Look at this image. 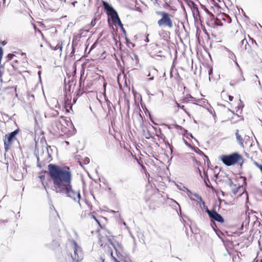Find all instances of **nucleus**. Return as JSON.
Wrapping results in <instances>:
<instances>
[{"label": "nucleus", "instance_id": "obj_32", "mask_svg": "<svg viewBox=\"0 0 262 262\" xmlns=\"http://www.w3.org/2000/svg\"><path fill=\"white\" fill-rule=\"evenodd\" d=\"M192 195L196 198L197 199H198L199 201H202V196H200L199 194L196 193H192Z\"/></svg>", "mask_w": 262, "mask_h": 262}, {"label": "nucleus", "instance_id": "obj_30", "mask_svg": "<svg viewBox=\"0 0 262 262\" xmlns=\"http://www.w3.org/2000/svg\"><path fill=\"white\" fill-rule=\"evenodd\" d=\"M10 145L11 144L4 142V148L6 151H7L9 149Z\"/></svg>", "mask_w": 262, "mask_h": 262}, {"label": "nucleus", "instance_id": "obj_24", "mask_svg": "<svg viewBox=\"0 0 262 262\" xmlns=\"http://www.w3.org/2000/svg\"><path fill=\"white\" fill-rule=\"evenodd\" d=\"M130 57L133 60H135L137 64L139 63V59L137 55L133 54L132 56L130 55Z\"/></svg>", "mask_w": 262, "mask_h": 262}, {"label": "nucleus", "instance_id": "obj_61", "mask_svg": "<svg viewBox=\"0 0 262 262\" xmlns=\"http://www.w3.org/2000/svg\"><path fill=\"white\" fill-rule=\"evenodd\" d=\"M198 150H199V151H200V152H199V154H203V151H201V150H200V149H198Z\"/></svg>", "mask_w": 262, "mask_h": 262}, {"label": "nucleus", "instance_id": "obj_58", "mask_svg": "<svg viewBox=\"0 0 262 262\" xmlns=\"http://www.w3.org/2000/svg\"><path fill=\"white\" fill-rule=\"evenodd\" d=\"M255 165H256L257 167H258V165H261V164H258V163H257L256 162H255L254 163Z\"/></svg>", "mask_w": 262, "mask_h": 262}, {"label": "nucleus", "instance_id": "obj_41", "mask_svg": "<svg viewBox=\"0 0 262 262\" xmlns=\"http://www.w3.org/2000/svg\"><path fill=\"white\" fill-rule=\"evenodd\" d=\"M13 55L12 54H9L7 55V57L8 58V59L9 60H11L12 59V57H13Z\"/></svg>", "mask_w": 262, "mask_h": 262}, {"label": "nucleus", "instance_id": "obj_39", "mask_svg": "<svg viewBox=\"0 0 262 262\" xmlns=\"http://www.w3.org/2000/svg\"><path fill=\"white\" fill-rule=\"evenodd\" d=\"M197 170H198V173H199V174H200V177H201L202 179H203V176H202V172H201V169H200L199 168H198Z\"/></svg>", "mask_w": 262, "mask_h": 262}, {"label": "nucleus", "instance_id": "obj_59", "mask_svg": "<svg viewBox=\"0 0 262 262\" xmlns=\"http://www.w3.org/2000/svg\"><path fill=\"white\" fill-rule=\"evenodd\" d=\"M81 83H82V82H81V79H80V80H79V86H81Z\"/></svg>", "mask_w": 262, "mask_h": 262}, {"label": "nucleus", "instance_id": "obj_51", "mask_svg": "<svg viewBox=\"0 0 262 262\" xmlns=\"http://www.w3.org/2000/svg\"><path fill=\"white\" fill-rule=\"evenodd\" d=\"M174 126L176 128H178H178H181V127L180 125H179L178 124H175L174 125Z\"/></svg>", "mask_w": 262, "mask_h": 262}, {"label": "nucleus", "instance_id": "obj_40", "mask_svg": "<svg viewBox=\"0 0 262 262\" xmlns=\"http://www.w3.org/2000/svg\"><path fill=\"white\" fill-rule=\"evenodd\" d=\"M0 44L2 46H5L7 44V41L5 40L0 41Z\"/></svg>", "mask_w": 262, "mask_h": 262}, {"label": "nucleus", "instance_id": "obj_53", "mask_svg": "<svg viewBox=\"0 0 262 262\" xmlns=\"http://www.w3.org/2000/svg\"><path fill=\"white\" fill-rule=\"evenodd\" d=\"M163 142H165V144L167 146H169L170 147V144L169 143V142L168 141H166L165 140V141H163Z\"/></svg>", "mask_w": 262, "mask_h": 262}, {"label": "nucleus", "instance_id": "obj_28", "mask_svg": "<svg viewBox=\"0 0 262 262\" xmlns=\"http://www.w3.org/2000/svg\"><path fill=\"white\" fill-rule=\"evenodd\" d=\"M204 10L206 12V13L209 15L211 19L214 18V15L211 12H210L207 8H205Z\"/></svg>", "mask_w": 262, "mask_h": 262}, {"label": "nucleus", "instance_id": "obj_35", "mask_svg": "<svg viewBox=\"0 0 262 262\" xmlns=\"http://www.w3.org/2000/svg\"><path fill=\"white\" fill-rule=\"evenodd\" d=\"M90 162V160L89 158L88 157H85L84 159V164H88Z\"/></svg>", "mask_w": 262, "mask_h": 262}, {"label": "nucleus", "instance_id": "obj_57", "mask_svg": "<svg viewBox=\"0 0 262 262\" xmlns=\"http://www.w3.org/2000/svg\"><path fill=\"white\" fill-rule=\"evenodd\" d=\"M39 178L41 180L43 179H45V176H39Z\"/></svg>", "mask_w": 262, "mask_h": 262}, {"label": "nucleus", "instance_id": "obj_42", "mask_svg": "<svg viewBox=\"0 0 262 262\" xmlns=\"http://www.w3.org/2000/svg\"><path fill=\"white\" fill-rule=\"evenodd\" d=\"M200 202H201V204H200V206H201V205H202L203 206H205V202L203 201V199L202 198V201H200Z\"/></svg>", "mask_w": 262, "mask_h": 262}, {"label": "nucleus", "instance_id": "obj_20", "mask_svg": "<svg viewBox=\"0 0 262 262\" xmlns=\"http://www.w3.org/2000/svg\"><path fill=\"white\" fill-rule=\"evenodd\" d=\"M210 226L215 232L217 231V230H219L216 226V223L214 221H210Z\"/></svg>", "mask_w": 262, "mask_h": 262}, {"label": "nucleus", "instance_id": "obj_7", "mask_svg": "<svg viewBox=\"0 0 262 262\" xmlns=\"http://www.w3.org/2000/svg\"><path fill=\"white\" fill-rule=\"evenodd\" d=\"M209 217L210 221L215 222H217L221 224H223L225 222L224 218L215 210V208H213V211Z\"/></svg>", "mask_w": 262, "mask_h": 262}, {"label": "nucleus", "instance_id": "obj_29", "mask_svg": "<svg viewBox=\"0 0 262 262\" xmlns=\"http://www.w3.org/2000/svg\"><path fill=\"white\" fill-rule=\"evenodd\" d=\"M92 218L95 220V221L96 222L97 224L100 227H102L101 225L100 224V222L95 217V216L93 214H91Z\"/></svg>", "mask_w": 262, "mask_h": 262}, {"label": "nucleus", "instance_id": "obj_17", "mask_svg": "<svg viewBox=\"0 0 262 262\" xmlns=\"http://www.w3.org/2000/svg\"><path fill=\"white\" fill-rule=\"evenodd\" d=\"M143 135L145 136V138L147 139H149L151 138H152V136L149 130H147L146 132H145V130H143Z\"/></svg>", "mask_w": 262, "mask_h": 262}, {"label": "nucleus", "instance_id": "obj_54", "mask_svg": "<svg viewBox=\"0 0 262 262\" xmlns=\"http://www.w3.org/2000/svg\"><path fill=\"white\" fill-rule=\"evenodd\" d=\"M241 10H242L241 13H243L244 15L246 18H248V17L246 15L245 13L244 12V10H243L242 9H241Z\"/></svg>", "mask_w": 262, "mask_h": 262}, {"label": "nucleus", "instance_id": "obj_18", "mask_svg": "<svg viewBox=\"0 0 262 262\" xmlns=\"http://www.w3.org/2000/svg\"><path fill=\"white\" fill-rule=\"evenodd\" d=\"M51 48L53 50H57L58 49H59V51L60 53L62 52V42H61V43H58L55 47H53L52 46H51Z\"/></svg>", "mask_w": 262, "mask_h": 262}, {"label": "nucleus", "instance_id": "obj_63", "mask_svg": "<svg viewBox=\"0 0 262 262\" xmlns=\"http://www.w3.org/2000/svg\"><path fill=\"white\" fill-rule=\"evenodd\" d=\"M241 80H242V81H245V78H244V77L243 76H242V77Z\"/></svg>", "mask_w": 262, "mask_h": 262}, {"label": "nucleus", "instance_id": "obj_3", "mask_svg": "<svg viewBox=\"0 0 262 262\" xmlns=\"http://www.w3.org/2000/svg\"><path fill=\"white\" fill-rule=\"evenodd\" d=\"M157 15L161 16V18L158 21L159 27H168L171 28L173 27L172 21L170 18V14L165 11H157Z\"/></svg>", "mask_w": 262, "mask_h": 262}, {"label": "nucleus", "instance_id": "obj_2", "mask_svg": "<svg viewBox=\"0 0 262 262\" xmlns=\"http://www.w3.org/2000/svg\"><path fill=\"white\" fill-rule=\"evenodd\" d=\"M220 160L227 166L237 164L243 160V156L237 152H234L228 155H223L220 157Z\"/></svg>", "mask_w": 262, "mask_h": 262}, {"label": "nucleus", "instance_id": "obj_11", "mask_svg": "<svg viewBox=\"0 0 262 262\" xmlns=\"http://www.w3.org/2000/svg\"><path fill=\"white\" fill-rule=\"evenodd\" d=\"M154 129H155L156 131V135L160 139H162L163 141H165L166 139L165 136L162 133V130L160 128H159L158 129L154 126H152Z\"/></svg>", "mask_w": 262, "mask_h": 262}, {"label": "nucleus", "instance_id": "obj_43", "mask_svg": "<svg viewBox=\"0 0 262 262\" xmlns=\"http://www.w3.org/2000/svg\"><path fill=\"white\" fill-rule=\"evenodd\" d=\"M75 49L74 47H72V51L71 53V54L72 55H73L75 54Z\"/></svg>", "mask_w": 262, "mask_h": 262}, {"label": "nucleus", "instance_id": "obj_50", "mask_svg": "<svg viewBox=\"0 0 262 262\" xmlns=\"http://www.w3.org/2000/svg\"><path fill=\"white\" fill-rule=\"evenodd\" d=\"M95 47V43H94L91 47V48L90 49V52L91 51H92L94 48Z\"/></svg>", "mask_w": 262, "mask_h": 262}, {"label": "nucleus", "instance_id": "obj_21", "mask_svg": "<svg viewBox=\"0 0 262 262\" xmlns=\"http://www.w3.org/2000/svg\"><path fill=\"white\" fill-rule=\"evenodd\" d=\"M78 40H77V37L76 36H74L73 38L72 47H75L78 45Z\"/></svg>", "mask_w": 262, "mask_h": 262}, {"label": "nucleus", "instance_id": "obj_62", "mask_svg": "<svg viewBox=\"0 0 262 262\" xmlns=\"http://www.w3.org/2000/svg\"><path fill=\"white\" fill-rule=\"evenodd\" d=\"M79 200H80V199ZM77 201L79 203V204H80V203H79L80 200H79L78 199H77V200L75 202H77Z\"/></svg>", "mask_w": 262, "mask_h": 262}, {"label": "nucleus", "instance_id": "obj_64", "mask_svg": "<svg viewBox=\"0 0 262 262\" xmlns=\"http://www.w3.org/2000/svg\"><path fill=\"white\" fill-rule=\"evenodd\" d=\"M65 143H66V144H67V145H69V142L68 141H65Z\"/></svg>", "mask_w": 262, "mask_h": 262}, {"label": "nucleus", "instance_id": "obj_19", "mask_svg": "<svg viewBox=\"0 0 262 262\" xmlns=\"http://www.w3.org/2000/svg\"><path fill=\"white\" fill-rule=\"evenodd\" d=\"M215 233L217 236L222 240V241L224 242L223 236H224V233L220 230H217V231L215 232Z\"/></svg>", "mask_w": 262, "mask_h": 262}, {"label": "nucleus", "instance_id": "obj_46", "mask_svg": "<svg viewBox=\"0 0 262 262\" xmlns=\"http://www.w3.org/2000/svg\"><path fill=\"white\" fill-rule=\"evenodd\" d=\"M228 98H229V100L230 101H232L233 100V98H234L233 96H230V95H229V96H228Z\"/></svg>", "mask_w": 262, "mask_h": 262}, {"label": "nucleus", "instance_id": "obj_10", "mask_svg": "<svg viewBox=\"0 0 262 262\" xmlns=\"http://www.w3.org/2000/svg\"><path fill=\"white\" fill-rule=\"evenodd\" d=\"M112 21L115 25H118L120 28V29H121L122 33L123 34V35L126 36V32L125 30L124 29V28H123V24L119 18V16H118L117 17L115 18L114 19H113Z\"/></svg>", "mask_w": 262, "mask_h": 262}, {"label": "nucleus", "instance_id": "obj_9", "mask_svg": "<svg viewBox=\"0 0 262 262\" xmlns=\"http://www.w3.org/2000/svg\"><path fill=\"white\" fill-rule=\"evenodd\" d=\"M73 259L77 262L79 261L83 258V254L81 248L78 246L76 243H75L74 254L72 255Z\"/></svg>", "mask_w": 262, "mask_h": 262}, {"label": "nucleus", "instance_id": "obj_5", "mask_svg": "<svg viewBox=\"0 0 262 262\" xmlns=\"http://www.w3.org/2000/svg\"><path fill=\"white\" fill-rule=\"evenodd\" d=\"M49 148H50L51 146H49V145H47L46 147L42 146V148H41L42 152L40 154V155L39 154L38 151L37 152L36 150H35L34 154L36 156L37 161V167H38L39 168L41 167V165L39 163L40 158H41L43 161L48 160V158L46 159V157H43V155H44L45 151L46 152V154H47V156H48V157L50 159L51 158V155L50 153V151L49 150Z\"/></svg>", "mask_w": 262, "mask_h": 262}, {"label": "nucleus", "instance_id": "obj_14", "mask_svg": "<svg viewBox=\"0 0 262 262\" xmlns=\"http://www.w3.org/2000/svg\"><path fill=\"white\" fill-rule=\"evenodd\" d=\"M204 174H205V176H206V178H205L204 179L203 178V179H204L205 185H206V186L207 187L212 189L213 187L210 182V181L208 177L207 172H204Z\"/></svg>", "mask_w": 262, "mask_h": 262}, {"label": "nucleus", "instance_id": "obj_27", "mask_svg": "<svg viewBox=\"0 0 262 262\" xmlns=\"http://www.w3.org/2000/svg\"><path fill=\"white\" fill-rule=\"evenodd\" d=\"M214 24L217 26H223V23L222 22H221V20L218 18L216 19V20L214 22Z\"/></svg>", "mask_w": 262, "mask_h": 262}, {"label": "nucleus", "instance_id": "obj_23", "mask_svg": "<svg viewBox=\"0 0 262 262\" xmlns=\"http://www.w3.org/2000/svg\"><path fill=\"white\" fill-rule=\"evenodd\" d=\"M225 183L228 184L231 188L235 185V184H233V182L230 178H228L227 180L225 181Z\"/></svg>", "mask_w": 262, "mask_h": 262}, {"label": "nucleus", "instance_id": "obj_52", "mask_svg": "<svg viewBox=\"0 0 262 262\" xmlns=\"http://www.w3.org/2000/svg\"><path fill=\"white\" fill-rule=\"evenodd\" d=\"M55 122L56 123L57 125H58V124L61 125L60 121L59 120L55 121Z\"/></svg>", "mask_w": 262, "mask_h": 262}, {"label": "nucleus", "instance_id": "obj_48", "mask_svg": "<svg viewBox=\"0 0 262 262\" xmlns=\"http://www.w3.org/2000/svg\"><path fill=\"white\" fill-rule=\"evenodd\" d=\"M184 142L185 145H186L187 146H188V147L190 146V144L187 142V141H186L185 140H184Z\"/></svg>", "mask_w": 262, "mask_h": 262}, {"label": "nucleus", "instance_id": "obj_4", "mask_svg": "<svg viewBox=\"0 0 262 262\" xmlns=\"http://www.w3.org/2000/svg\"><path fill=\"white\" fill-rule=\"evenodd\" d=\"M102 7L108 18L113 20L119 16L117 11L108 2L102 1Z\"/></svg>", "mask_w": 262, "mask_h": 262}, {"label": "nucleus", "instance_id": "obj_49", "mask_svg": "<svg viewBox=\"0 0 262 262\" xmlns=\"http://www.w3.org/2000/svg\"><path fill=\"white\" fill-rule=\"evenodd\" d=\"M148 36H149V35H148V34H147V35H146V39H145V42H149V39H148Z\"/></svg>", "mask_w": 262, "mask_h": 262}, {"label": "nucleus", "instance_id": "obj_34", "mask_svg": "<svg viewBox=\"0 0 262 262\" xmlns=\"http://www.w3.org/2000/svg\"><path fill=\"white\" fill-rule=\"evenodd\" d=\"M107 240H108V242L110 243V244L113 246V247L115 249V250L117 251L115 245L114 244V243H113V242L112 241L111 238L110 237H108Z\"/></svg>", "mask_w": 262, "mask_h": 262}, {"label": "nucleus", "instance_id": "obj_13", "mask_svg": "<svg viewBox=\"0 0 262 262\" xmlns=\"http://www.w3.org/2000/svg\"><path fill=\"white\" fill-rule=\"evenodd\" d=\"M249 46L248 42L245 38L241 41V48H242L243 50H247L248 49L247 47Z\"/></svg>", "mask_w": 262, "mask_h": 262}, {"label": "nucleus", "instance_id": "obj_26", "mask_svg": "<svg viewBox=\"0 0 262 262\" xmlns=\"http://www.w3.org/2000/svg\"><path fill=\"white\" fill-rule=\"evenodd\" d=\"M203 207L205 210V212L208 214V216H209L210 215V214H211L212 211H213V209L209 210L208 209V207L206 205H205V206H203Z\"/></svg>", "mask_w": 262, "mask_h": 262}, {"label": "nucleus", "instance_id": "obj_55", "mask_svg": "<svg viewBox=\"0 0 262 262\" xmlns=\"http://www.w3.org/2000/svg\"><path fill=\"white\" fill-rule=\"evenodd\" d=\"M188 135L192 138H193L195 141H196V139L194 138L193 136H192V135L191 134H188Z\"/></svg>", "mask_w": 262, "mask_h": 262}, {"label": "nucleus", "instance_id": "obj_31", "mask_svg": "<svg viewBox=\"0 0 262 262\" xmlns=\"http://www.w3.org/2000/svg\"><path fill=\"white\" fill-rule=\"evenodd\" d=\"M3 55H4L3 49L1 47H0V62H2Z\"/></svg>", "mask_w": 262, "mask_h": 262}, {"label": "nucleus", "instance_id": "obj_36", "mask_svg": "<svg viewBox=\"0 0 262 262\" xmlns=\"http://www.w3.org/2000/svg\"><path fill=\"white\" fill-rule=\"evenodd\" d=\"M244 162V158H243V160H242L241 161H240V162H238V163H237L238 165L239 166V167H240V168H242Z\"/></svg>", "mask_w": 262, "mask_h": 262}, {"label": "nucleus", "instance_id": "obj_1", "mask_svg": "<svg viewBox=\"0 0 262 262\" xmlns=\"http://www.w3.org/2000/svg\"><path fill=\"white\" fill-rule=\"evenodd\" d=\"M48 173L53 182V190L56 193L66 195L74 201L81 198L80 191H75L72 187V174L69 166L49 164Z\"/></svg>", "mask_w": 262, "mask_h": 262}, {"label": "nucleus", "instance_id": "obj_33", "mask_svg": "<svg viewBox=\"0 0 262 262\" xmlns=\"http://www.w3.org/2000/svg\"><path fill=\"white\" fill-rule=\"evenodd\" d=\"M240 80H238L237 81H235V80H231V82H230V85L232 86H234V85L237 83Z\"/></svg>", "mask_w": 262, "mask_h": 262}, {"label": "nucleus", "instance_id": "obj_56", "mask_svg": "<svg viewBox=\"0 0 262 262\" xmlns=\"http://www.w3.org/2000/svg\"><path fill=\"white\" fill-rule=\"evenodd\" d=\"M3 1V2H2V6H4L5 5V3H6V0H2Z\"/></svg>", "mask_w": 262, "mask_h": 262}, {"label": "nucleus", "instance_id": "obj_12", "mask_svg": "<svg viewBox=\"0 0 262 262\" xmlns=\"http://www.w3.org/2000/svg\"><path fill=\"white\" fill-rule=\"evenodd\" d=\"M235 136H236V138L237 141L238 142L239 144L241 146L243 147L244 146V144H243L244 140H243V138L241 137V136L238 134V129L236 130Z\"/></svg>", "mask_w": 262, "mask_h": 262}, {"label": "nucleus", "instance_id": "obj_16", "mask_svg": "<svg viewBox=\"0 0 262 262\" xmlns=\"http://www.w3.org/2000/svg\"><path fill=\"white\" fill-rule=\"evenodd\" d=\"M64 108L66 109V111L68 113H69L70 110H72V105L70 103L67 102L66 100L64 103Z\"/></svg>", "mask_w": 262, "mask_h": 262}, {"label": "nucleus", "instance_id": "obj_38", "mask_svg": "<svg viewBox=\"0 0 262 262\" xmlns=\"http://www.w3.org/2000/svg\"><path fill=\"white\" fill-rule=\"evenodd\" d=\"M125 39L126 41V43L127 46H128L129 43H131L130 40L126 37V35L125 37Z\"/></svg>", "mask_w": 262, "mask_h": 262}, {"label": "nucleus", "instance_id": "obj_8", "mask_svg": "<svg viewBox=\"0 0 262 262\" xmlns=\"http://www.w3.org/2000/svg\"><path fill=\"white\" fill-rule=\"evenodd\" d=\"M19 131V128H17L10 133L6 134L5 136V139H4V142H6V143L11 145L13 141L16 139V136L18 135Z\"/></svg>", "mask_w": 262, "mask_h": 262}, {"label": "nucleus", "instance_id": "obj_47", "mask_svg": "<svg viewBox=\"0 0 262 262\" xmlns=\"http://www.w3.org/2000/svg\"><path fill=\"white\" fill-rule=\"evenodd\" d=\"M37 32H38V33H39V34H40L42 37L43 36V35L42 33L41 32V31L39 29H37Z\"/></svg>", "mask_w": 262, "mask_h": 262}, {"label": "nucleus", "instance_id": "obj_22", "mask_svg": "<svg viewBox=\"0 0 262 262\" xmlns=\"http://www.w3.org/2000/svg\"><path fill=\"white\" fill-rule=\"evenodd\" d=\"M241 186H236V185H234V186H233L231 188L232 192L234 194H236L237 193V192L238 191V189L241 188Z\"/></svg>", "mask_w": 262, "mask_h": 262}, {"label": "nucleus", "instance_id": "obj_25", "mask_svg": "<svg viewBox=\"0 0 262 262\" xmlns=\"http://www.w3.org/2000/svg\"><path fill=\"white\" fill-rule=\"evenodd\" d=\"M227 51H228L229 52V54L228 55L229 58L230 59H232L233 60H235L236 59L235 55L234 53L231 52L229 49H227Z\"/></svg>", "mask_w": 262, "mask_h": 262}, {"label": "nucleus", "instance_id": "obj_44", "mask_svg": "<svg viewBox=\"0 0 262 262\" xmlns=\"http://www.w3.org/2000/svg\"><path fill=\"white\" fill-rule=\"evenodd\" d=\"M234 62H235L236 66L239 69L240 71H241V69H240V67L239 66V64H238L236 59H235V60H233Z\"/></svg>", "mask_w": 262, "mask_h": 262}, {"label": "nucleus", "instance_id": "obj_15", "mask_svg": "<svg viewBox=\"0 0 262 262\" xmlns=\"http://www.w3.org/2000/svg\"><path fill=\"white\" fill-rule=\"evenodd\" d=\"M59 115V113L57 111H53L52 113L50 114H45V117L46 118H55Z\"/></svg>", "mask_w": 262, "mask_h": 262}, {"label": "nucleus", "instance_id": "obj_6", "mask_svg": "<svg viewBox=\"0 0 262 262\" xmlns=\"http://www.w3.org/2000/svg\"><path fill=\"white\" fill-rule=\"evenodd\" d=\"M185 1L191 9L194 18L196 19L198 18L201 21L202 17L200 15L198 5L192 0H185Z\"/></svg>", "mask_w": 262, "mask_h": 262}, {"label": "nucleus", "instance_id": "obj_37", "mask_svg": "<svg viewBox=\"0 0 262 262\" xmlns=\"http://www.w3.org/2000/svg\"><path fill=\"white\" fill-rule=\"evenodd\" d=\"M96 19L94 18L92 20L91 24L92 26L93 27L96 25Z\"/></svg>", "mask_w": 262, "mask_h": 262}, {"label": "nucleus", "instance_id": "obj_45", "mask_svg": "<svg viewBox=\"0 0 262 262\" xmlns=\"http://www.w3.org/2000/svg\"><path fill=\"white\" fill-rule=\"evenodd\" d=\"M184 187L186 189V190L187 192L192 194V193L191 192V191L189 189H188L187 188L185 187V186H184Z\"/></svg>", "mask_w": 262, "mask_h": 262}, {"label": "nucleus", "instance_id": "obj_60", "mask_svg": "<svg viewBox=\"0 0 262 262\" xmlns=\"http://www.w3.org/2000/svg\"><path fill=\"white\" fill-rule=\"evenodd\" d=\"M77 3V2L76 1H75L74 2L72 3V4L75 6V4Z\"/></svg>", "mask_w": 262, "mask_h": 262}]
</instances>
